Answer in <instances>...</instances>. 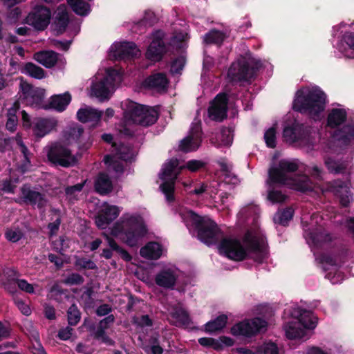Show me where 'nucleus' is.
Wrapping results in <instances>:
<instances>
[{"instance_id":"obj_9","label":"nucleus","mask_w":354,"mask_h":354,"mask_svg":"<svg viewBox=\"0 0 354 354\" xmlns=\"http://www.w3.org/2000/svg\"><path fill=\"white\" fill-rule=\"evenodd\" d=\"M261 66V62L250 55L241 57L232 64L228 70L227 77L231 82L248 80L253 76L254 72Z\"/></svg>"},{"instance_id":"obj_55","label":"nucleus","mask_w":354,"mask_h":354,"mask_svg":"<svg viewBox=\"0 0 354 354\" xmlns=\"http://www.w3.org/2000/svg\"><path fill=\"white\" fill-rule=\"evenodd\" d=\"M205 162L198 160H192L188 161L186 165L182 166L183 169H187L192 172H196L199 169L203 168Z\"/></svg>"},{"instance_id":"obj_19","label":"nucleus","mask_w":354,"mask_h":354,"mask_svg":"<svg viewBox=\"0 0 354 354\" xmlns=\"http://www.w3.org/2000/svg\"><path fill=\"white\" fill-rule=\"evenodd\" d=\"M163 36L164 33L160 30L153 33L152 41L146 53V57L148 59L157 62L162 58L163 53L165 52V46L162 41Z\"/></svg>"},{"instance_id":"obj_12","label":"nucleus","mask_w":354,"mask_h":354,"mask_svg":"<svg viewBox=\"0 0 354 354\" xmlns=\"http://www.w3.org/2000/svg\"><path fill=\"white\" fill-rule=\"evenodd\" d=\"M112 147L113 148L112 150V152L114 153L113 156H106L104 158V162L108 165L110 170L113 169L117 175H120L123 172L124 165L118 159L125 161L131 160L134 156V151L130 147L124 145H118L114 143Z\"/></svg>"},{"instance_id":"obj_21","label":"nucleus","mask_w":354,"mask_h":354,"mask_svg":"<svg viewBox=\"0 0 354 354\" xmlns=\"http://www.w3.org/2000/svg\"><path fill=\"white\" fill-rule=\"evenodd\" d=\"M178 278V270L176 268H165L155 277L156 283L165 288H173Z\"/></svg>"},{"instance_id":"obj_47","label":"nucleus","mask_w":354,"mask_h":354,"mask_svg":"<svg viewBox=\"0 0 354 354\" xmlns=\"http://www.w3.org/2000/svg\"><path fill=\"white\" fill-rule=\"evenodd\" d=\"M104 236L112 250L118 252L121 255V257L126 261H131V257L126 250L121 248L118 243L107 234H104Z\"/></svg>"},{"instance_id":"obj_13","label":"nucleus","mask_w":354,"mask_h":354,"mask_svg":"<svg viewBox=\"0 0 354 354\" xmlns=\"http://www.w3.org/2000/svg\"><path fill=\"white\" fill-rule=\"evenodd\" d=\"M283 138L286 142L296 144L304 147H306L308 149L313 145V142L302 124H294L285 127Z\"/></svg>"},{"instance_id":"obj_44","label":"nucleus","mask_w":354,"mask_h":354,"mask_svg":"<svg viewBox=\"0 0 354 354\" xmlns=\"http://www.w3.org/2000/svg\"><path fill=\"white\" fill-rule=\"evenodd\" d=\"M345 44L344 47L343 53L345 57L348 58H354V33L346 32L343 37L342 45Z\"/></svg>"},{"instance_id":"obj_37","label":"nucleus","mask_w":354,"mask_h":354,"mask_svg":"<svg viewBox=\"0 0 354 354\" xmlns=\"http://www.w3.org/2000/svg\"><path fill=\"white\" fill-rule=\"evenodd\" d=\"M346 112L342 109H334L328 116V124L330 127H335L343 123L346 119Z\"/></svg>"},{"instance_id":"obj_36","label":"nucleus","mask_w":354,"mask_h":354,"mask_svg":"<svg viewBox=\"0 0 354 354\" xmlns=\"http://www.w3.org/2000/svg\"><path fill=\"white\" fill-rule=\"evenodd\" d=\"M335 138L339 145H348L354 140V126L344 127L335 133Z\"/></svg>"},{"instance_id":"obj_34","label":"nucleus","mask_w":354,"mask_h":354,"mask_svg":"<svg viewBox=\"0 0 354 354\" xmlns=\"http://www.w3.org/2000/svg\"><path fill=\"white\" fill-rule=\"evenodd\" d=\"M95 188L102 195L111 192L113 185L109 177L105 174H99L95 182Z\"/></svg>"},{"instance_id":"obj_45","label":"nucleus","mask_w":354,"mask_h":354,"mask_svg":"<svg viewBox=\"0 0 354 354\" xmlns=\"http://www.w3.org/2000/svg\"><path fill=\"white\" fill-rule=\"evenodd\" d=\"M225 37L226 36L223 32L216 30H212L205 35L203 41L207 44H221Z\"/></svg>"},{"instance_id":"obj_8","label":"nucleus","mask_w":354,"mask_h":354,"mask_svg":"<svg viewBox=\"0 0 354 354\" xmlns=\"http://www.w3.org/2000/svg\"><path fill=\"white\" fill-rule=\"evenodd\" d=\"M322 221L321 216L317 214H313L310 220L307 215H303L301 217V222L304 227V236L310 246L318 247L323 243L330 240L329 234L320 224Z\"/></svg>"},{"instance_id":"obj_38","label":"nucleus","mask_w":354,"mask_h":354,"mask_svg":"<svg viewBox=\"0 0 354 354\" xmlns=\"http://www.w3.org/2000/svg\"><path fill=\"white\" fill-rule=\"evenodd\" d=\"M324 162L328 171L334 174L342 173L346 167V165L344 161L336 160L332 155L326 157Z\"/></svg>"},{"instance_id":"obj_46","label":"nucleus","mask_w":354,"mask_h":354,"mask_svg":"<svg viewBox=\"0 0 354 354\" xmlns=\"http://www.w3.org/2000/svg\"><path fill=\"white\" fill-rule=\"evenodd\" d=\"M33 93H30L25 99L27 104L32 106H38L44 97V91L42 89L34 88L32 91Z\"/></svg>"},{"instance_id":"obj_52","label":"nucleus","mask_w":354,"mask_h":354,"mask_svg":"<svg viewBox=\"0 0 354 354\" xmlns=\"http://www.w3.org/2000/svg\"><path fill=\"white\" fill-rule=\"evenodd\" d=\"M68 322L71 326H75L80 320V313L75 305H72L67 311Z\"/></svg>"},{"instance_id":"obj_57","label":"nucleus","mask_w":354,"mask_h":354,"mask_svg":"<svg viewBox=\"0 0 354 354\" xmlns=\"http://www.w3.org/2000/svg\"><path fill=\"white\" fill-rule=\"evenodd\" d=\"M287 196L279 190H270L268 192V199L273 203H281L285 201Z\"/></svg>"},{"instance_id":"obj_3","label":"nucleus","mask_w":354,"mask_h":354,"mask_svg":"<svg viewBox=\"0 0 354 354\" xmlns=\"http://www.w3.org/2000/svg\"><path fill=\"white\" fill-rule=\"evenodd\" d=\"M298 167L295 160H281L269 169V183L285 185L300 192L312 190L313 184L307 176H290V174L296 171Z\"/></svg>"},{"instance_id":"obj_30","label":"nucleus","mask_w":354,"mask_h":354,"mask_svg":"<svg viewBox=\"0 0 354 354\" xmlns=\"http://www.w3.org/2000/svg\"><path fill=\"white\" fill-rule=\"evenodd\" d=\"M164 249L157 242H149L140 249V254L142 257L149 259H158L163 254Z\"/></svg>"},{"instance_id":"obj_15","label":"nucleus","mask_w":354,"mask_h":354,"mask_svg":"<svg viewBox=\"0 0 354 354\" xmlns=\"http://www.w3.org/2000/svg\"><path fill=\"white\" fill-rule=\"evenodd\" d=\"M266 326V323L264 320L254 318L235 324L232 327L231 333L236 336L250 337L263 330Z\"/></svg>"},{"instance_id":"obj_59","label":"nucleus","mask_w":354,"mask_h":354,"mask_svg":"<svg viewBox=\"0 0 354 354\" xmlns=\"http://www.w3.org/2000/svg\"><path fill=\"white\" fill-rule=\"evenodd\" d=\"M75 266L79 268L94 269L95 264L93 261L87 259H77L75 261Z\"/></svg>"},{"instance_id":"obj_49","label":"nucleus","mask_w":354,"mask_h":354,"mask_svg":"<svg viewBox=\"0 0 354 354\" xmlns=\"http://www.w3.org/2000/svg\"><path fill=\"white\" fill-rule=\"evenodd\" d=\"M293 216V210L292 208H287L281 212H279L274 216L275 223L285 225Z\"/></svg>"},{"instance_id":"obj_29","label":"nucleus","mask_w":354,"mask_h":354,"mask_svg":"<svg viewBox=\"0 0 354 354\" xmlns=\"http://www.w3.org/2000/svg\"><path fill=\"white\" fill-rule=\"evenodd\" d=\"M103 112L91 106H84L77 113V119L82 122H97L100 121Z\"/></svg>"},{"instance_id":"obj_18","label":"nucleus","mask_w":354,"mask_h":354,"mask_svg":"<svg viewBox=\"0 0 354 354\" xmlns=\"http://www.w3.org/2000/svg\"><path fill=\"white\" fill-rule=\"evenodd\" d=\"M210 119L222 121L227 116V97L225 94H218L211 102L208 109Z\"/></svg>"},{"instance_id":"obj_33","label":"nucleus","mask_w":354,"mask_h":354,"mask_svg":"<svg viewBox=\"0 0 354 354\" xmlns=\"http://www.w3.org/2000/svg\"><path fill=\"white\" fill-rule=\"evenodd\" d=\"M233 134L230 129H222L211 141L217 147H228L232 143Z\"/></svg>"},{"instance_id":"obj_10","label":"nucleus","mask_w":354,"mask_h":354,"mask_svg":"<svg viewBox=\"0 0 354 354\" xmlns=\"http://www.w3.org/2000/svg\"><path fill=\"white\" fill-rule=\"evenodd\" d=\"M95 80L91 87V95L104 101L109 100L115 91V84L120 80V76L117 71L108 68L102 77L98 73Z\"/></svg>"},{"instance_id":"obj_32","label":"nucleus","mask_w":354,"mask_h":354,"mask_svg":"<svg viewBox=\"0 0 354 354\" xmlns=\"http://www.w3.org/2000/svg\"><path fill=\"white\" fill-rule=\"evenodd\" d=\"M71 100V96L68 92L64 94L55 95L50 97L49 107L62 112L65 110Z\"/></svg>"},{"instance_id":"obj_61","label":"nucleus","mask_w":354,"mask_h":354,"mask_svg":"<svg viewBox=\"0 0 354 354\" xmlns=\"http://www.w3.org/2000/svg\"><path fill=\"white\" fill-rule=\"evenodd\" d=\"M17 286L20 290L24 291L28 293H33L34 292V287L33 285L29 283L25 279H19L17 281Z\"/></svg>"},{"instance_id":"obj_54","label":"nucleus","mask_w":354,"mask_h":354,"mask_svg":"<svg viewBox=\"0 0 354 354\" xmlns=\"http://www.w3.org/2000/svg\"><path fill=\"white\" fill-rule=\"evenodd\" d=\"M266 145L270 148L276 147V130L274 127L268 129L264 134Z\"/></svg>"},{"instance_id":"obj_56","label":"nucleus","mask_w":354,"mask_h":354,"mask_svg":"<svg viewBox=\"0 0 354 354\" xmlns=\"http://www.w3.org/2000/svg\"><path fill=\"white\" fill-rule=\"evenodd\" d=\"M259 352L261 354H279V348L276 344L267 342L261 346Z\"/></svg>"},{"instance_id":"obj_11","label":"nucleus","mask_w":354,"mask_h":354,"mask_svg":"<svg viewBox=\"0 0 354 354\" xmlns=\"http://www.w3.org/2000/svg\"><path fill=\"white\" fill-rule=\"evenodd\" d=\"M178 165L179 161L177 159H171L163 165L160 174V179L164 181L160 187L169 202L174 201L175 180L183 169L182 166Z\"/></svg>"},{"instance_id":"obj_17","label":"nucleus","mask_w":354,"mask_h":354,"mask_svg":"<svg viewBox=\"0 0 354 354\" xmlns=\"http://www.w3.org/2000/svg\"><path fill=\"white\" fill-rule=\"evenodd\" d=\"M140 55V50L133 42H119L111 46L109 56L116 59H125Z\"/></svg>"},{"instance_id":"obj_62","label":"nucleus","mask_w":354,"mask_h":354,"mask_svg":"<svg viewBox=\"0 0 354 354\" xmlns=\"http://www.w3.org/2000/svg\"><path fill=\"white\" fill-rule=\"evenodd\" d=\"M64 282L68 285L82 284L84 282V279L79 274H72L65 279Z\"/></svg>"},{"instance_id":"obj_35","label":"nucleus","mask_w":354,"mask_h":354,"mask_svg":"<svg viewBox=\"0 0 354 354\" xmlns=\"http://www.w3.org/2000/svg\"><path fill=\"white\" fill-rule=\"evenodd\" d=\"M55 23L59 32H63L67 26L68 22V16L66 10V6L64 4L57 7L55 10Z\"/></svg>"},{"instance_id":"obj_41","label":"nucleus","mask_w":354,"mask_h":354,"mask_svg":"<svg viewBox=\"0 0 354 354\" xmlns=\"http://www.w3.org/2000/svg\"><path fill=\"white\" fill-rule=\"evenodd\" d=\"M22 73L39 80L45 77L44 70L32 62L26 63L24 65L22 69Z\"/></svg>"},{"instance_id":"obj_58","label":"nucleus","mask_w":354,"mask_h":354,"mask_svg":"<svg viewBox=\"0 0 354 354\" xmlns=\"http://www.w3.org/2000/svg\"><path fill=\"white\" fill-rule=\"evenodd\" d=\"M185 64V59L183 57H180L176 59L171 66V73H179L183 68Z\"/></svg>"},{"instance_id":"obj_31","label":"nucleus","mask_w":354,"mask_h":354,"mask_svg":"<svg viewBox=\"0 0 354 354\" xmlns=\"http://www.w3.org/2000/svg\"><path fill=\"white\" fill-rule=\"evenodd\" d=\"M284 328L286 335L288 339H296L308 337V333L306 329L303 328L297 321L289 322Z\"/></svg>"},{"instance_id":"obj_48","label":"nucleus","mask_w":354,"mask_h":354,"mask_svg":"<svg viewBox=\"0 0 354 354\" xmlns=\"http://www.w3.org/2000/svg\"><path fill=\"white\" fill-rule=\"evenodd\" d=\"M343 261L341 259H337L329 254H324L320 257V263L324 270H328L330 266H336Z\"/></svg>"},{"instance_id":"obj_26","label":"nucleus","mask_w":354,"mask_h":354,"mask_svg":"<svg viewBox=\"0 0 354 354\" xmlns=\"http://www.w3.org/2000/svg\"><path fill=\"white\" fill-rule=\"evenodd\" d=\"M169 81L164 73H155L146 78L142 84L143 86L153 89L158 92L165 91Z\"/></svg>"},{"instance_id":"obj_27","label":"nucleus","mask_w":354,"mask_h":354,"mask_svg":"<svg viewBox=\"0 0 354 354\" xmlns=\"http://www.w3.org/2000/svg\"><path fill=\"white\" fill-rule=\"evenodd\" d=\"M18 277L19 274L15 270L8 268L0 276V282L7 291L14 294L17 292Z\"/></svg>"},{"instance_id":"obj_6","label":"nucleus","mask_w":354,"mask_h":354,"mask_svg":"<svg viewBox=\"0 0 354 354\" xmlns=\"http://www.w3.org/2000/svg\"><path fill=\"white\" fill-rule=\"evenodd\" d=\"M180 214L187 227L194 226L196 228L198 239L205 244H214L223 237L217 225L209 218L201 217L187 209H182Z\"/></svg>"},{"instance_id":"obj_40","label":"nucleus","mask_w":354,"mask_h":354,"mask_svg":"<svg viewBox=\"0 0 354 354\" xmlns=\"http://www.w3.org/2000/svg\"><path fill=\"white\" fill-rule=\"evenodd\" d=\"M174 319V323L178 326H187L190 323V319L187 312L182 309H173L170 313Z\"/></svg>"},{"instance_id":"obj_22","label":"nucleus","mask_w":354,"mask_h":354,"mask_svg":"<svg viewBox=\"0 0 354 354\" xmlns=\"http://www.w3.org/2000/svg\"><path fill=\"white\" fill-rule=\"evenodd\" d=\"M57 126V120L53 118H36L32 124L33 134L37 138H43L53 130H55Z\"/></svg>"},{"instance_id":"obj_2","label":"nucleus","mask_w":354,"mask_h":354,"mask_svg":"<svg viewBox=\"0 0 354 354\" xmlns=\"http://www.w3.org/2000/svg\"><path fill=\"white\" fill-rule=\"evenodd\" d=\"M82 133L83 129L77 125L66 130L61 140L53 142L45 148L48 160L64 167L74 165L77 160L73 154L71 147L77 141Z\"/></svg>"},{"instance_id":"obj_5","label":"nucleus","mask_w":354,"mask_h":354,"mask_svg":"<svg viewBox=\"0 0 354 354\" xmlns=\"http://www.w3.org/2000/svg\"><path fill=\"white\" fill-rule=\"evenodd\" d=\"M325 105L326 95L322 91L317 88H304L297 92L293 108L308 114L314 120H318Z\"/></svg>"},{"instance_id":"obj_60","label":"nucleus","mask_w":354,"mask_h":354,"mask_svg":"<svg viewBox=\"0 0 354 354\" xmlns=\"http://www.w3.org/2000/svg\"><path fill=\"white\" fill-rule=\"evenodd\" d=\"M22 233L19 230H8L6 232V236L8 240L12 242H17L22 237Z\"/></svg>"},{"instance_id":"obj_25","label":"nucleus","mask_w":354,"mask_h":354,"mask_svg":"<svg viewBox=\"0 0 354 354\" xmlns=\"http://www.w3.org/2000/svg\"><path fill=\"white\" fill-rule=\"evenodd\" d=\"M328 189L335 194L343 206H347L351 201V194L346 183L341 180L330 183Z\"/></svg>"},{"instance_id":"obj_64","label":"nucleus","mask_w":354,"mask_h":354,"mask_svg":"<svg viewBox=\"0 0 354 354\" xmlns=\"http://www.w3.org/2000/svg\"><path fill=\"white\" fill-rule=\"evenodd\" d=\"M20 90L23 93L24 98L26 99L30 93H33L32 91L34 90V88L26 82L21 80Z\"/></svg>"},{"instance_id":"obj_20","label":"nucleus","mask_w":354,"mask_h":354,"mask_svg":"<svg viewBox=\"0 0 354 354\" xmlns=\"http://www.w3.org/2000/svg\"><path fill=\"white\" fill-rule=\"evenodd\" d=\"M121 209L116 205L104 203L100 213L95 218V223L101 229L106 228L108 225L115 219Z\"/></svg>"},{"instance_id":"obj_51","label":"nucleus","mask_w":354,"mask_h":354,"mask_svg":"<svg viewBox=\"0 0 354 354\" xmlns=\"http://www.w3.org/2000/svg\"><path fill=\"white\" fill-rule=\"evenodd\" d=\"M114 322V317L113 315H111L103 319L100 322V330L97 331V337L101 338L103 342L110 343L111 340L108 338L104 336V332L103 329L106 328L109 324L113 323Z\"/></svg>"},{"instance_id":"obj_39","label":"nucleus","mask_w":354,"mask_h":354,"mask_svg":"<svg viewBox=\"0 0 354 354\" xmlns=\"http://www.w3.org/2000/svg\"><path fill=\"white\" fill-rule=\"evenodd\" d=\"M15 140L19 147L21 153L23 154L24 156L23 163L20 165V169L22 172H25L29 169L30 166L31 153L29 152L26 145L23 143L21 138L19 134H17L15 137Z\"/></svg>"},{"instance_id":"obj_23","label":"nucleus","mask_w":354,"mask_h":354,"mask_svg":"<svg viewBox=\"0 0 354 354\" xmlns=\"http://www.w3.org/2000/svg\"><path fill=\"white\" fill-rule=\"evenodd\" d=\"M290 314L297 319V322L306 329L308 333L309 330L316 327L317 319L310 312L299 308H293L291 310H290Z\"/></svg>"},{"instance_id":"obj_28","label":"nucleus","mask_w":354,"mask_h":354,"mask_svg":"<svg viewBox=\"0 0 354 354\" xmlns=\"http://www.w3.org/2000/svg\"><path fill=\"white\" fill-rule=\"evenodd\" d=\"M33 58L42 66L50 68L57 64L59 59V55L53 50H41L35 53Z\"/></svg>"},{"instance_id":"obj_24","label":"nucleus","mask_w":354,"mask_h":354,"mask_svg":"<svg viewBox=\"0 0 354 354\" xmlns=\"http://www.w3.org/2000/svg\"><path fill=\"white\" fill-rule=\"evenodd\" d=\"M21 198L24 202L33 206L36 205L39 209H43L47 205L46 199L41 193L26 187L21 188Z\"/></svg>"},{"instance_id":"obj_42","label":"nucleus","mask_w":354,"mask_h":354,"mask_svg":"<svg viewBox=\"0 0 354 354\" xmlns=\"http://www.w3.org/2000/svg\"><path fill=\"white\" fill-rule=\"evenodd\" d=\"M74 12L78 15L85 16L90 12V6L83 0H67Z\"/></svg>"},{"instance_id":"obj_43","label":"nucleus","mask_w":354,"mask_h":354,"mask_svg":"<svg viewBox=\"0 0 354 354\" xmlns=\"http://www.w3.org/2000/svg\"><path fill=\"white\" fill-rule=\"evenodd\" d=\"M227 317L225 315L218 316L215 319L205 324V330L209 333H214L223 329L227 323Z\"/></svg>"},{"instance_id":"obj_50","label":"nucleus","mask_w":354,"mask_h":354,"mask_svg":"<svg viewBox=\"0 0 354 354\" xmlns=\"http://www.w3.org/2000/svg\"><path fill=\"white\" fill-rule=\"evenodd\" d=\"M85 182L82 183H78L73 186L67 187L65 189V193L67 198L73 202L77 199V196L81 192Z\"/></svg>"},{"instance_id":"obj_14","label":"nucleus","mask_w":354,"mask_h":354,"mask_svg":"<svg viewBox=\"0 0 354 354\" xmlns=\"http://www.w3.org/2000/svg\"><path fill=\"white\" fill-rule=\"evenodd\" d=\"M52 17L51 10L43 5L35 6L27 16L28 24L35 30L41 31L50 24Z\"/></svg>"},{"instance_id":"obj_53","label":"nucleus","mask_w":354,"mask_h":354,"mask_svg":"<svg viewBox=\"0 0 354 354\" xmlns=\"http://www.w3.org/2000/svg\"><path fill=\"white\" fill-rule=\"evenodd\" d=\"M133 322L140 328L149 327L153 325V321L148 315H138L133 318Z\"/></svg>"},{"instance_id":"obj_1","label":"nucleus","mask_w":354,"mask_h":354,"mask_svg":"<svg viewBox=\"0 0 354 354\" xmlns=\"http://www.w3.org/2000/svg\"><path fill=\"white\" fill-rule=\"evenodd\" d=\"M266 239L261 232L251 230L248 232L243 243L236 239H223L218 245V250L227 258L234 261L244 259L250 253H260L263 255Z\"/></svg>"},{"instance_id":"obj_7","label":"nucleus","mask_w":354,"mask_h":354,"mask_svg":"<svg viewBox=\"0 0 354 354\" xmlns=\"http://www.w3.org/2000/svg\"><path fill=\"white\" fill-rule=\"evenodd\" d=\"M122 108L128 120L142 127L153 124L158 118L156 108L140 104L131 100H127L122 102Z\"/></svg>"},{"instance_id":"obj_4","label":"nucleus","mask_w":354,"mask_h":354,"mask_svg":"<svg viewBox=\"0 0 354 354\" xmlns=\"http://www.w3.org/2000/svg\"><path fill=\"white\" fill-rule=\"evenodd\" d=\"M147 233L143 218L137 214L130 213L124 214L111 231V235L119 237L131 247L137 245Z\"/></svg>"},{"instance_id":"obj_16","label":"nucleus","mask_w":354,"mask_h":354,"mask_svg":"<svg viewBox=\"0 0 354 354\" xmlns=\"http://www.w3.org/2000/svg\"><path fill=\"white\" fill-rule=\"evenodd\" d=\"M201 122H194L188 135L180 142L179 149L186 153L196 151L201 145Z\"/></svg>"},{"instance_id":"obj_63","label":"nucleus","mask_w":354,"mask_h":354,"mask_svg":"<svg viewBox=\"0 0 354 354\" xmlns=\"http://www.w3.org/2000/svg\"><path fill=\"white\" fill-rule=\"evenodd\" d=\"M15 304L19 310L25 315H29L31 313L29 306L19 299H15Z\"/></svg>"}]
</instances>
